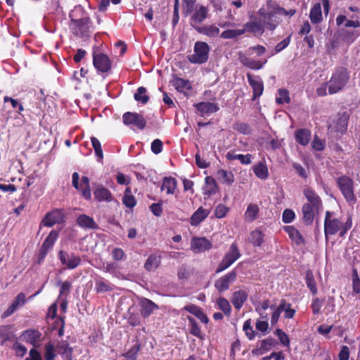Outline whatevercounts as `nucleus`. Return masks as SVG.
<instances>
[{
  "label": "nucleus",
  "instance_id": "ea45409f",
  "mask_svg": "<svg viewBox=\"0 0 360 360\" xmlns=\"http://www.w3.org/2000/svg\"><path fill=\"white\" fill-rule=\"evenodd\" d=\"M310 138L311 133L307 129H299L295 132L296 141L302 146L307 145L310 140Z\"/></svg>",
  "mask_w": 360,
  "mask_h": 360
},
{
  "label": "nucleus",
  "instance_id": "b1692460",
  "mask_svg": "<svg viewBox=\"0 0 360 360\" xmlns=\"http://www.w3.org/2000/svg\"><path fill=\"white\" fill-rule=\"evenodd\" d=\"M41 335V333L36 330H27L22 334L24 340L34 347L39 345Z\"/></svg>",
  "mask_w": 360,
  "mask_h": 360
},
{
  "label": "nucleus",
  "instance_id": "603ef678",
  "mask_svg": "<svg viewBox=\"0 0 360 360\" xmlns=\"http://www.w3.org/2000/svg\"><path fill=\"white\" fill-rule=\"evenodd\" d=\"M245 33V30L243 29L236 30H227L221 34V37L223 39H233L238 36L242 35Z\"/></svg>",
  "mask_w": 360,
  "mask_h": 360
},
{
  "label": "nucleus",
  "instance_id": "aec40b11",
  "mask_svg": "<svg viewBox=\"0 0 360 360\" xmlns=\"http://www.w3.org/2000/svg\"><path fill=\"white\" fill-rule=\"evenodd\" d=\"M141 314L144 318L148 317L155 310L158 309V306L147 298H143L140 301Z\"/></svg>",
  "mask_w": 360,
  "mask_h": 360
},
{
  "label": "nucleus",
  "instance_id": "13d9d810",
  "mask_svg": "<svg viewBox=\"0 0 360 360\" xmlns=\"http://www.w3.org/2000/svg\"><path fill=\"white\" fill-rule=\"evenodd\" d=\"M91 141L92 146L94 149L96 155L98 158H99L100 159H102L103 158V150H102L101 142L96 137H91Z\"/></svg>",
  "mask_w": 360,
  "mask_h": 360
},
{
  "label": "nucleus",
  "instance_id": "864d4df0",
  "mask_svg": "<svg viewBox=\"0 0 360 360\" xmlns=\"http://www.w3.org/2000/svg\"><path fill=\"white\" fill-rule=\"evenodd\" d=\"M276 101L278 104L289 103L290 101L289 92L286 89H279L278 95L276 98Z\"/></svg>",
  "mask_w": 360,
  "mask_h": 360
},
{
  "label": "nucleus",
  "instance_id": "37998d69",
  "mask_svg": "<svg viewBox=\"0 0 360 360\" xmlns=\"http://www.w3.org/2000/svg\"><path fill=\"white\" fill-rule=\"evenodd\" d=\"M160 264V257L156 255H151L145 263V268L148 271H153L158 267Z\"/></svg>",
  "mask_w": 360,
  "mask_h": 360
},
{
  "label": "nucleus",
  "instance_id": "72a5a7b5",
  "mask_svg": "<svg viewBox=\"0 0 360 360\" xmlns=\"http://www.w3.org/2000/svg\"><path fill=\"white\" fill-rule=\"evenodd\" d=\"M240 60L245 66L252 70L261 69L263 67V65L267 62V60H265L264 62L262 63L259 60L248 58L246 56L240 57Z\"/></svg>",
  "mask_w": 360,
  "mask_h": 360
},
{
  "label": "nucleus",
  "instance_id": "bf43d9fd",
  "mask_svg": "<svg viewBox=\"0 0 360 360\" xmlns=\"http://www.w3.org/2000/svg\"><path fill=\"white\" fill-rule=\"evenodd\" d=\"M275 344L276 342L273 338H266L263 340L259 348L260 354H263L264 352L270 350Z\"/></svg>",
  "mask_w": 360,
  "mask_h": 360
},
{
  "label": "nucleus",
  "instance_id": "a19ab883",
  "mask_svg": "<svg viewBox=\"0 0 360 360\" xmlns=\"http://www.w3.org/2000/svg\"><path fill=\"white\" fill-rule=\"evenodd\" d=\"M113 290V286L103 278H98L96 281L95 290L98 293L105 292Z\"/></svg>",
  "mask_w": 360,
  "mask_h": 360
},
{
  "label": "nucleus",
  "instance_id": "49530a36",
  "mask_svg": "<svg viewBox=\"0 0 360 360\" xmlns=\"http://www.w3.org/2000/svg\"><path fill=\"white\" fill-rule=\"evenodd\" d=\"M305 280L307 287L309 288L311 292L315 295L317 292L316 283L311 270L306 271Z\"/></svg>",
  "mask_w": 360,
  "mask_h": 360
},
{
  "label": "nucleus",
  "instance_id": "79ce46f5",
  "mask_svg": "<svg viewBox=\"0 0 360 360\" xmlns=\"http://www.w3.org/2000/svg\"><path fill=\"white\" fill-rule=\"evenodd\" d=\"M217 178L222 184L231 185L234 181V176L232 172H227L224 169H219L217 173Z\"/></svg>",
  "mask_w": 360,
  "mask_h": 360
},
{
  "label": "nucleus",
  "instance_id": "f3484780",
  "mask_svg": "<svg viewBox=\"0 0 360 360\" xmlns=\"http://www.w3.org/2000/svg\"><path fill=\"white\" fill-rule=\"evenodd\" d=\"M25 295L24 293H19L13 300L10 307L2 314L1 318L5 319L13 314L19 307H22L25 303Z\"/></svg>",
  "mask_w": 360,
  "mask_h": 360
},
{
  "label": "nucleus",
  "instance_id": "a211bd4d",
  "mask_svg": "<svg viewBox=\"0 0 360 360\" xmlns=\"http://www.w3.org/2000/svg\"><path fill=\"white\" fill-rule=\"evenodd\" d=\"M248 293L243 289L235 291L231 297V302L236 309L240 310L248 300Z\"/></svg>",
  "mask_w": 360,
  "mask_h": 360
},
{
  "label": "nucleus",
  "instance_id": "6ab92c4d",
  "mask_svg": "<svg viewBox=\"0 0 360 360\" xmlns=\"http://www.w3.org/2000/svg\"><path fill=\"white\" fill-rule=\"evenodd\" d=\"M195 107L202 116L210 115L219 110V105L212 102H200L195 104Z\"/></svg>",
  "mask_w": 360,
  "mask_h": 360
},
{
  "label": "nucleus",
  "instance_id": "f257e3e1",
  "mask_svg": "<svg viewBox=\"0 0 360 360\" xmlns=\"http://www.w3.org/2000/svg\"><path fill=\"white\" fill-rule=\"evenodd\" d=\"M296 13L294 8L286 11L276 2L269 1L266 5L262 6L257 11L259 20H255L246 22L243 30L245 32L253 33L255 35H262L265 29L274 30L280 24V20L276 17L278 15L292 16Z\"/></svg>",
  "mask_w": 360,
  "mask_h": 360
},
{
  "label": "nucleus",
  "instance_id": "3c124183",
  "mask_svg": "<svg viewBox=\"0 0 360 360\" xmlns=\"http://www.w3.org/2000/svg\"><path fill=\"white\" fill-rule=\"evenodd\" d=\"M146 89L143 86L138 88L136 93L134 94V99L136 101L141 102L143 104H146L148 100V96L146 95Z\"/></svg>",
  "mask_w": 360,
  "mask_h": 360
},
{
  "label": "nucleus",
  "instance_id": "ddd939ff",
  "mask_svg": "<svg viewBox=\"0 0 360 360\" xmlns=\"http://www.w3.org/2000/svg\"><path fill=\"white\" fill-rule=\"evenodd\" d=\"M212 247V242L205 237H193L191 242V250L195 253L209 250Z\"/></svg>",
  "mask_w": 360,
  "mask_h": 360
},
{
  "label": "nucleus",
  "instance_id": "2eb2a0df",
  "mask_svg": "<svg viewBox=\"0 0 360 360\" xmlns=\"http://www.w3.org/2000/svg\"><path fill=\"white\" fill-rule=\"evenodd\" d=\"M64 213L61 210H55L51 212L46 214L42 220L44 226L51 227L56 224H59L63 221Z\"/></svg>",
  "mask_w": 360,
  "mask_h": 360
},
{
  "label": "nucleus",
  "instance_id": "bb28decb",
  "mask_svg": "<svg viewBox=\"0 0 360 360\" xmlns=\"http://www.w3.org/2000/svg\"><path fill=\"white\" fill-rule=\"evenodd\" d=\"M184 310L190 312L196 316L203 323H207L209 319L207 316L204 314L202 309L194 304H189L184 307Z\"/></svg>",
  "mask_w": 360,
  "mask_h": 360
},
{
  "label": "nucleus",
  "instance_id": "58836bf2",
  "mask_svg": "<svg viewBox=\"0 0 360 360\" xmlns=\"http://www.w3.org/2000/svg\"><path fill=\"white\" fill-rule=\"evenodd\" d=\"M255 174L260 179H266L269 176L268 168L265 163L260 162L253 167Z\"/></svg>",
  "mask_w": 360,
  "mask_h": 360
},
{
  "label": "nucleus",
  "instance_id": "5701e85b",
  "mask_svg": "<svg viewBox=\"0 0 360 360\" xmlns=\"http://www.w3.org/2000/svg\"><path fill=\"white\" fill-rule=\"evenodd\" d=\"M304 195L308 200L307 204H311L316 208L322 207V201L320 197L310 188L304 190Z\"/></svg>",
  "mask_w": 360,
  "mask_h": 360
},
{
  "label": "nucleus",
  "instance_id": "774afa93",
  "mask_svg": "<svg viewBox=\"0 0 360 360\" xmlns=\"http://www.w3.org/2000/svg\"><path fill=\"white\" fill-rule=\"evenodd\" d=\"M228 208L224 205H218L215 209V216L217 218H222L226 216L228 212Z\"/></svg>",
  "mask_w": 360,
  "mask_h": 360
},
{
  "label": "nucleus",
  "instance_id": "e2e57ef3",
  "mask_svg": "<svg viewBox=\"0 0 360 360\" xmlns=\"http://www.w3.org/2000/svg\"><path fill=\"white\" fill-rule=\"evenodd\" d=\"M183 9L186 15H188L193 11L196 0H182Z\"/></svg>",
  "mask_w": 360,
  "mask_h": 360
},
{
  "label": "nucleus",
  "instance_id": "7ed1b4c3",
  "mask_svg": "<svg viewBox=\"0 0 360 360\" xmlns=\"http://www.w3.org/2000/svg\"><path fill=\"white\" fill-rule=\"evenodd\" d=\"M349 76L344 68H338L333 74L328 82V94H335L344 89L348 82Z\"/></svg>",
  "mask_w": 360,
  "mask_h": 360
},
{
  "label": "nucleus",
  "instance_id": "c85d7f7f",
  "mask_svg": "<svg viewBox=\"0 0 360 360\" xmlns=\"http://www.w3.org/2000/svg\"><path fill=\"white\" fill-rule=\"evenodd\" d=\"M195 29L198 32L205 34L209 37H216L220 32L219 28L214 25L203 27H196Z\"/></svg>",
  "mask_w": 360,
  "mask_h": 360
},
{
  "label": "nucleus",
  "instance_id": "8fccbe9b",
  "mask_svg": "<svg viewBox=\"0 0 360 360\" xmlns=\"http://www.w3.org/2000/svg\"><path fill=\"white\" fill-rule=\"evenodd\" d=\"M233 129L244 135H249L252 132V128L250 126L245 122L235 123L233 126Z\"/></svg>",
  "mask_w": 360,
  "mask_h": 360
},
{
  "label": "nucleus",
  "instance_id": "c03bdc74",
  "mask_svg": "<svg viewBox=\"0 0 360 360\" xmlns=\"http://www.w3.org/2000/svg\"><path fill=\"white\" fill-rule=\"evenodd\" d=\"M173 84L176 89L179 92H184L185 90H189L191 89L189 81L182 78L175 77L174 79Z\"/></svg>",
  "mask_w": 360,
  "mask_h": 360
},
{
  "label": "nucleus",
  "instance_id": "0eeeda50",
  "mask_svg": "<svg viewBox=\"0 0 360 360\" xmlns=\"http://www.w3.org/2000/svg\"><path fill=\"white\" fill-rule=\"evenodd\" d=\"M337 183L347 202L354 204L356 197L354 193L353 181L347 176H342L337 179Z\"/></svg>",
  "mask_w": 360,
  "mask_h": 360
},
{
  "label": "nucleus",
  "instance_id": "cd10ccee",
  "mask_svg": "<svg viewBox=\"0 0 360 360\" xmlns=\"http://www.w3.org/2000/svg\"><path fill=\"white\" fill-rule=\"evenodd\" d=\"M309 18L313 24H319L323 20L321 6L320 3L315 4L310 10Z\"/></svg>",
  "mask_w": 360,
  "mask_h": 360
},
{
  "label": "nucleus",
  "instance_id": "4d7b16f0",
  "mask_svg": "<svg viewBox=\"0 0 360 360\" xmlns=\"http://www.w3.org/2000/svg\"><path fill=\"white\" fill-rule=\"evenodd\" d=\"M129 193L130 191L127 188L122 198V201L126 207L131 208L136 205V202L135 198L132 195L129 194Z\"/></svg>",
  "mask_w": 360,
  "mask_h": 360
},
{
  "label": "nucleus",
  "instance_id": "0e129e2a",
  "mask_svg": "<svg viewBox=\"0 0 360 360\" xmlns=\"http://www.w3.org/2000/svg\"><path fill=\"white\" fill-rule=\"evenodd\" d=\"M295 217V214L292 210L286 209L283 212L282 220L284 223L288 224L293 221Z\"/></svg>",
  "mask_w": 360,
  "mask_h": 360
},
{
  "label": "nucleus",
  "instance_id": "39448f33",
  "mask_svg": "<svg viewBox=\"0 0 360 360\" xmlns=\"http://www.w3.org/2000/svg\"><path fill=\"white\" fill-rule=\"evenodd\" d=\"M272 314L271 316V324L275 326L279 319L281 314L284 311L285 319H292L295 314V310L291 308V304L288 303L285 300H281L278 306L272 305L271 307Z\"/></svg>",
  "mask_w": 360,
  "mask_h": 360
},
{
  "label": "nucleus",
  "instance_id": "c9c22d12",
  "mask_svg": "<svg viewBox=\"0 0 360 360\" xmlns=\"http://www.w3.org/2000/svg\"><path fill=\"white\" fill-rule=\"evenodd\" d=\"M272 305L273 304H270V302L268 300H264L255 305V311L259 314L261 319H268L269 316L268 314L266 313V310L269 308L271 309Z\"/></svg>",
  "mask_w": 360,
  "mask_h": 360
},
{
  "label": "nucleus",
  "instance_id": "680f3d73",
  "mask_svg": "<svg viewBox=\"0 0 360 360\" xmlns=\"http://www.w3.org/2000/svg\"><path fill=\"white\" fill-rule=\"evenodd\" d=\"M243 330L245 332L249 340H252L255 338V333L251 326V321L250 319L245 321L243 324Z\"/></svg>",
  "mask_w": 360,
  "mask_h": 360
},
{
  "label": "nucleus",
  "instance_id": "dca6fc26",
  "mask_svg": "<svg viewBox=\"0 0 360 360\" xmlns=\"http://www.w3.org/2000/svg\"><path fill=\"white\" fill-rule=\"evenodd\" d=\"M248 80L250 85L252 86L253 89V97L252 100H255L257 98L259 97L264 91L263 82L261 78L255 77L254 78L252 75H247Z\"/></svg>",
  "mask_w": 360,
  "mask_h": 360
},
{
  "label": "nucleus",
  "instance_id": "c756f323",
  "mask_svg": "<svg viewBox=\"0 0 360 360\" xmlns=\"http://www.w3.org/2000/svg\"><path fill=\"white\" fill-rule=\"evenodd\" d=\"M259 208L257 205L250 204L244 214L245 220L248 222H252L259 215Z\"/></svg>",
  "mask_w": 360,
  "mask_h": 360
},
{
  "label": "nucleus",
  "instance_id": "2f4dec72",
  "mask_svg": "<svg viewBox=\"0 0 360 360\" xmlns=\"http://www.w3.org/2000/svg\"><path fill=\"white\" fill-rule=\"evenodd\" d=\"M77 222L79 226L84 229H95L97 225L93 218L86 215L82 214L77 217Z\"/></svg>",
  "mask_w": 360,
  "mask_h": 360
},
{
  "label": "nucleus",
  "instance_id": "a18cd8bd",
  "mask_svg": "<svg viewBox=\"0 0 360 360\" xmlns=\"http://www.w3.org/2000/svg\"><path fill=\"white\" fill-rule=\"evenodd\" d=\"M250 242L255 247H259L264 241V234L259 230H255L250 233Z\"/></svg>",
  "mask_w": 360,
  "mask_h": 360
},
{
  "label": "nucleus",
  "instance_id": "de8ad7c7",
  "mask_svg": "<svg viewBox=\"0 0 360 360\" xmlns=\"http://www.w3.org/2000/svg\"><path fill=\"white\" fill-rule=\"evenodd\" d=\"M188 320L189 322L190 333L197 338H202V333L200 328L195 319L193 317L188 316Z\"/></svg>",
  "mask_w": 360,
  "mask_h": 360
},
{
  "label": "nucleus",
  "instance_id": "4be33fe9",
  "mask_svg": "<svg viewBox=\"0 0 360 360\" xmlns=\"http://www.w3.org/2000/svg\"><path fill=\"white\" fill-rule=\"evenodd\" d=\"M321 208H316L311 204H304L302 206V215L303 220L307 224H310L313 222L315 213L319 212Z\"/></svg>",
  "mask_w": 360,
  "mask_h": 360
},
{
  "label": "nucleus",
  "instance_id": "9d476101",
  "mask_svg": "<svg viewBox=\"0 0 360 360\" xmlns=\"http://www.w3.org/2000/svg\"><path fill=\"white\" fill-rule=\"evenodd\" d=\"M123 123L127 126L136 127L143 129L146 125V120L143 116L136 112H127L122 115Z\"/></svg>",
  "mask_w": 360,
  "mask_h": 360
},
{
  "label": "nucleus",
  "instance_id": "423d86ee",
  "mask_svg": "<svg viewBox=\"0 0 360 360\" xmlns=\"http://www.w3.org/2000/svg\"><path fill=\"white\" fill-rule=\"evenodd\" d=\"M241 255L238 247L236 243H233L228 250L224 255L222 260L219 264L217 268L215 270L216 274H219L229 266H231L240 257Z\"/></svg>",
  "mask_w": 360,
  "mask_h": 360
},
{
  "label": "nucleus",
  "instance_id": "338daca9",
  "mask_svg": "<svg viewBox=\"0 0 360 360\" xmlns=\"http://www.w3.org/2000/svg\"><path fill=\"white\" fill-rule=\"evenodd\" d=\"M139 349V345H135L125 354V356L129 359L135 360Z\"/></svg>",
  "mask_w": 360,
  "mask_h": 360
},
{
  "label": "nucleus",
  "instance_id": "4c0bfd02",
  "mask_svg": "<svg viewBox=\"0 0 360 360\" xmlns=\"http://www.w3.org/2000/svg\"><path fill=\"white\" fill-rule=\"evenodd\" d=\"M58 353L61 355L63 358L70 357L72 356V348L69 347V345L65 341L58 342L56 345Z\"/></svg>",
  "mask_w": 360,
  "mask_h": 360
},
{
  "label": "nucleus",
  "instance_id": "1a4fd4ad",
  "mask_svg": "<svg viewBox=\"0 0 360 360\" xmlns=\"http://www.w3.org/2000/svg\"><path fill=\"white\" fill-rule=\"evenodd\" d=\"M237 279V272L235 270L227 273L226 274L219 277L214 281V286L219 293L228 290L230 285Z\"/></svg>",
  "mask_w": 360,
  "mask_h": 360
},
{
  "label": "nucleus",
  "instance_id": "f8f14e48",
  "mask_svg": "<svg viewBox=\"0 0 360 360\" xmlns=\"http://www.w3.org/2000/svg\"><path fill=\"white\" fill-rule=\"evenodd\" d=\"M93 64L95 68L101 72H107L111 69V61L109 58L103 53H93Z\"/></svg>",
  "mask_w": 360,
  "mask_h": 360
},
{
  "label": "nucleus",
  "instance_id": "20e7f679",
  "mask_svg": "<svg viewBox=\"0 0 360 360\" xmlns=\"http://www.w3.org/2000/svg\"><path fill=\"white\" fill-rule=\"evenodd\" d=\"M194 53L188 56V60L193 64H202L207 61L209 58L210 46L204 41H198L195 43Z\"/></svg>",
  "mask_w": 360,
  "mask_h": 360
},
{
  "label": "nucleus",
  "instance_id": "5fc2aeb1",
  "mask_svg": "<svg viewBox=\"0 0 360 360\" xmlns=\"http://www.w3.org/2000/svg\"><path fill=\"white\" fill-rule=\"evenodd\" d=\"M4 103L10 102L12 108L17 109V112L18 115H21L22 112L24 110V107L16 99L6 96L4 98Z\"/></svg>",
  "mask_w": 360,
  "mask_h": 360
},
{
  "label": "nucleus",
  "instance_id": "473e14b6",
  "mask_svg": "<svg viewBox=\"0 0 360 360\" xmlns=\"http://www.w3.org/2000/svg\"><path fill=\"white\" fill-rule=\"evenodd\" d=\"M207 8L204 6H200L198 8L195 9L191 20L195 23H201L207 18Z\"/></svg>",
  "mask_w": 360,
  "mask_h": 360
},
{
  "label": "nucleus",
  "instance_id": "e433bc0d",
  "mask_svg": "<svg viewBox=\"0 0 360 360\" xmlns=\"http://www.w3.org/2000/svg\"><path fill=\"white\" fill-rule=\"evenodd\" d=\"M285 230L288 233L291 240H293L297 245H301L304 243V239L302 235L295 227L288 226L285 228Z\"/></svg>",
  "mask_w": 360,
  "mask_h": 360
},
{
  "label": "nucleus",
  "instance_id": "412c9836",
  "mask_svg": "<svg viewBox=\"0 0 360 360\" xmlns=\"http://www.w3.org/2000/svg\"><path fill=\"white\" fill-rule=\"evenodd\" d=\"M218 191V186L212 176H207L205 179V186L202 188V193L208 197L214 195Z\"/></svg>",
  "mask_w": 360,
  "mask_h": 360
},
{
  "label": "nucleus",
  "instance_id": "393cba45",
  "mask_svg": "<svg viewBox=\"0 0 360 360\" xmlns=\"http://www.w3.org/2000/svg\"><path fill=\"white\" fill-rule=\"evenodd\" d=\"M210 214V210L199 207L191 216L190 223L192 226H198Z\"/></svg>",
  "mask_w": 360,
  "mask_h": 360
},
{
  "label": "nucleus",
  "instance_id": "f03ea898",
  "mask_svg": "<svg viewBox=\"0 0 360 360\" xmlns=\"http://www.w3.org/2000/svg\"><path fill=\"white\" fill-rule=\"evenodd\" d=\"M352 220L348 217L345 222L334 217L333 214L329 211L326 212L324 220V233L326 239L328 240L329 235H335L340 231V236L344 237L348 230L352 228Z\"/></svg>",
  "mask_w": 360,
  "mask_h": 360
},
{
  "label": "nucleus",
  "instance_id": "69168bd1",
  "mask_svg": "<svg viewBox=\"0 0 360 360\" xmlns=\"http://www.w3.org/2000/svg\"><path fill=\"white\" fill-rule=\"evenodd\" d=\"M162 150V142L161 140L156 139L151 143V150L155 154H159Z\"/></svg>",
  "mask_w": 360,
  "mask_h": 360
},
{
  "label": "nucleus",
  "instance_id": "09e8293b",
  "mask_svg": "<svg viewBox=\"0 0 360 360\" xmlns=\"http://www.w3.org/2000/svg\"><path fill=\"white\" fill-rule=\"evenodd\" d=\"M219 308L226 314L229 315L231 311V307L229 302L224 297H220L217 300Z\"/></svg>",
  "mask_w": 360,
  "mask_h": 360
},
{
  "label": "nucleus",
  "instance_id": "a878e982",
  "mask_svg": "<svg viewBox=\"0 0 360 360\" xmlns=\"http://www.w3.org/2000/svg\"><path fill=\"white\" fill-rule=\"evenodd\" d=\"M94 195L98 201L110 202L112 200V195L110 191L102 186H98L95 189Z\"/></svg>",
  "mask_w": 360,
  "mask_h": 360
},
{
  "label": "nucleus",
  "instance_id": "052dcab7",
  "mask_svg": "<svg viewBox=\"0 0 360 360\" xmlns=\"http://www.w3.org/2000/svg\"><path fill=\"white\" fill-rule=\"evenodd\" d=\"M275 334L278 336L281 343L284 346H289L290 340L288 335L281 329L277 328L275 330Z\"/></svg>",
  "mask_w": 360,
  "mask_h": 360
},
{
  "label": "nucleus",
  "instance_id": "6e6d98bb",
  "mask_svg": "<svg viewBox=\"0 0 360 360\" xmlns=\"http://www.w3.org/2000/svg\"><path fill=\"white\" fill-rule=\"evenodd\" d=\"M56 349L54 345L49 342L45 345L44 358L46 360H54L56 357Z\"/></svg>",
  "mask_w": 360,
  "mask_h": 360
},
{
  "label": "nucleus",
  "instance_id": "4468645a",
  "mask_svg": "<svg viewBox=\"0 0 360 360\" xmlns=\"http://www.w3.org/2000/svg\"><path fill=\"white\" fill-rule=\"evenodd\" d=\"M58 236V232L55 230H52L49 236L44 241L41 249L39 250V259L43 260L46 255L48 254L49 250L53 248L55 242L56 241Z\"/></svg>",
  "mask_w": 360,
  "mask_h": 360
},
{
  "label": "nucleus",
  "instance_id": "6e6552de",
  "mask_svg": "<svg viewBox=\"0 0 360 360\" xmlns=\"http://www.w3.org/2000/svg\"><path fill=\"white\" fill-rule=\"evenodd\" d=\"M70 27L74 35L81 38L86 37L89 28V19L88 18L71 19Z\"/></svg>",
  "mask_w": 360,
  "mask_h": 360
},
{
  "label": "nucleus",
  "instance_id": "9b49d317",
  "mask_svg": "<svg viewBox=\"0 0 360 360\" xmlns=\"http://www.w3.org/2000/svg\"><path fill=\"white\" fill-rule=\"evenodd\" d=\"M58 258L61 264L69 269L77 268L81 263V258L79 256L73 253L69 254L63 250L59 252Z\"/></svg>",
  "mask_w": 360,
  "mask_h": 360
},
{
  "label": "nucleus",
  "instance_id": "f704fd0d",
  "mask_svg": "<svg viewBox=\"0 0 360 360\" xmlns=\"http://www.w3.org/2000/svg\"><path fill=\"white\" fill-rule=\"evenodd\" d=\"M177 182L174 178L165 177L161 186V190H167V194H174L176 188Z\"/></svg>",
  "mask_w": 360,
  "mask_h": 360
},
{
  "label": "nucleus",
  "instance_id": "7c9ffc66",
  "mask_svg": "<svg viewBox=\"0 0 360 360\" xmlns=\"http://www.w3.org/2000/svg\"><path fill=\"white\" fill-rule=\"evenodd\" d=\"M226 158L229 160H238L242 165H250L252 162L251 154H235L232 151H229L226 153Z\"/></svg>",
  "mask_w": 360,
  "mask_h": 360
}]
</instances>
